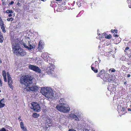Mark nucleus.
<instances>
[{
  "label": "nucleus",
  "instance_id": "obj_42",
  "mask_svg": "<svg viewBox=\"0 0 131 131\" xmlns=\"http://www.w3.org/2000/svg\"><path fill=\"white\" fill-rule=\"evenodd\" d=\"M128 110L129 111H131V109H130V108H129L128 109Z\"/></svg>",
  "mask_w": 131,
  "mask_h": 131
},
{
  "label": "nucleus",
  "instance_id": "obj_8",
  "mask_svg": "<svg viewBox=\"0 0 131 131\" xmlns=\"http://www.w3.org/2000/svg\"><path fill=\"white\" fill-rule=\"evenodd\" d=\"M46 91V94L45 96L48 98L51 97L52 94V90L50 88H47V90Z\"/></svg>",
  "mask_w": 131,
  "mask_h": 131
},
{
  "label": "nucleus",
  "instance_id": "obj_15",
  "mask_svg": "<svg viewBox=\"0 0 131 131\" xmlns=\"http://www.w3.org/2000/svg\"><path fill=\"white\" fill-rule=\"evenodd\" d=\"M20 126L23 131H27L26 127L24 126V124L22 122H21L20 123Z\"/></svg>",
  "mask_w": 131,
  "mask_h": 131
},
{
  "label": "nucleus",
  "instance_id": "obj_22",
  "mask_svg": "<svg viewBox=\"0 0 131 131\" xmlns=\"http://www.w3.org/2000/svg\"><path fill=\"white\" fill-rule=\"evenodd\" d=\"M2 75L3 77H6V73L5 71L3 70L2 72Z\"/></svg>",
  "mask_w": 131,
  "mask_h": 131
},
{
  "label": "nucleus",
  "instance_id": "obj_34",
  "mask_svg": "<svg viewBox=\"0 0 131 131\" xmlns=\"http://www.w3.org/2000/svg\"><path fill=\"white\" fill-rule=\"evenodd\" d=\"M114 36L115 37H118V35L117 34H114Z\"/></svg>",
  "mask_w": 131,
  "mask_h": 131
},
{
  "label": "nucleus",
  "instance_id": "obj_35",
  "mask_svg": "<svg viewBox=\"0 0 131 131\" xmlns=\"http://www.w3.org/2000/svg\"><path fill=\"white\" fill-rule=\"evenodd\" d=\"M17 5H18V6H20V3H19V2H18L17 4Z\"/></svg>",
  "mask_w": 131,
  "mask_h": 131
},
{
  "label": "nucleus",
  "instance_id": "obj_21",
  "mask_svg": "<svg viewBox=\"0 0 131 131\" xmlns=\"http://www.w3.org/2000/svg\"><path fill=\"white\" fill-rule=\"evenodd\" d=\"M112 35L111 34H109L107 36H105V38L108 39H110L112 38Z\"/></svg>",
  "mask_w": 131,
  "mask_h": 131
},
{
  "label": "nucleus",
  "instance_id": "obj_45",
  "mask_svg": "<svg viewBox=\"0 0 131 131\" xmlns=\"http://www.w3.org/2000/svg\"><path fill=\"white\" fill-rule=\"evenodd\" d=\"M41 0V1H44V2L46 1V0Z\"/></svg>",
  "mask_w": 131,
  "mask_h": 131
},
{
  "label": "nucleus",
  "instance_id": "obj_27",
  "mask_svg": "<svg viewBox=\"0 0 131 131\" xmlns=\"http://www.w3.org/2000/svg\"><path fill=\"white\" fill-rule=\"evenodd\" d=\"M129 49V47H127L125 49V51L126 52L127 50L128 49Z\"/></svg>",
  "mask_w": 131,
  "mask_h": 131
},
{
  "label": "nucleus",
  "instance_id": "obj_3",
  "mask_svg": "<svg viewBox=\"0 0 131 131\" xmlns=\"http://www.w3.org/2000/svg\"><path fill=\"white\" fill-rule=\"evenodd\" d=\"M13 52L14 54L18 56H23L26 54V52L21 48L15 50Z\"/></svg>",
  "mask_w": 131,
  "mask_h": 131
},
{
  "label": "nucleus",
  "instance_id": "obj_6",
  "mask_svg": "<svg viewBox=\"0 0 131 131\" xmlns=\"http://www.w3.org/2000/svg\"><path fill=\"white\" fill-rule=\"evenodd\" d=\"M29 69L34 71L38 72L39 73H41L42 71L37 66L34 65H30L29 66Z\"/></svg>",
  "mask_w": 131,
  "mask_h": 131
},
{
  "label": "nucleus",
  "instance_id": "obj_31",
  "mask_svg": "<svg viewBox=\"0 0 131 131\" xmlns=\"http://www.w3.org/2000/svg\"><path fill=\"white\" fill-rule=\"evenodd\" d=\"M64 101V99L63 98L59 100V102H63V101Z\"/></svg>",
  "mask_w": 131,
  "mask_h": 131
},
{
  "label": "nucleus",
  "instance_id": "obj_12",
  "mask_svg": "<svg viewBox=\"0 0 131 131\" xmlns=\"http://www.w3.org/2000/svg\"><path fill=\"white\" fill-rule=\"evenodd\" d=\"M52 69V66H50L48 68L47 72L48 74H52L53 73V70Z\"/></svg>",
  "mask_w": 131,
  "mask_h": 131
},
{
  "label": "nucleus",
  "instance_id": "obj_29",
  "mask_svg": "<svg viewBox=\"0 0 131 131\" xmlns=\"http://www.w3.org/2000/svg\"><path fill=\"white\" fill-rule=\"evenodd\" d=\"M14 3V2L13 1H12L10 3H9V5H11L13 4Z\"/></svg>",
  "mask_w": 131,
  "mask_h": 131
},
{
  "label": "nucleus",
  "instance_id": "obj_14",
  "mask_svg": "<svg viewBox=\"0 0 131 131\" xmlns=\"http://www.w3.org/2000/svg\"><path fill=\"white\" fill-rule=\"evenodd\" d=\"M105 74L104 73V71L102 70L99 73V74L97 75V77H99L103 79V77H104Z\"/></svg>",
  "mask_w": 131,
  "mask_h": 131
},
{
  "label": "nucleus",
  "instance_id": "obj_4",
  "mask_svg": "<svg viewBox=\"0 0 131 131\" xmlns=\"http://www.w3.org/2000/svg\"><path fill=\"white\" fill-rule=\"evenodd\" d=\"M31 105L32 106L31 108L33 109L35 112H39L40 111V107L39 105L37 102H32Z\"/></svg>",
  "mask_w": 131,
  "mask_h": 131
},
{
  "label": "nucleus",
  "instance_id": "obj_9",
  "mask_svg": "<svg viewBox=\"0 0 131 131\" xmlns=\"http://www.w3.org/2000/svg\"><path fill=\"white\" fill-rule=\"evenodd\" d=\"M20 48H21L19 46V43L18 41H15V43H13L12 45L13 51Z\"/></svg>",
  "mask_w": 131,
  "mask_h": 131
},
{
  "label": "nucleus",
  "instance_id": "obj_7",
  "mask_svg": "<svg viewBox=\"0 0 131 131\" xmlns=\"http://www.w3.org/2000/svg\"><path fill=\"white\" fill-rule=\"evenodd\" d=\"M7 75L8 79V83L9 87L12 89L13 88V86L12 85L13 83V81L12 78L10 77L9 73L7 72Z\"/></svg>",
  "mask_w": 131,
  "mask_h": 131
},
{
  "label": "nucleus",
  "instance_id": "obj_36",
  "mask_svg": "<svg viewBox=\"0 0 131 131\" xmlns=\"http://www.w3.org/2000/svg\"><path fill=\"white\" fill-rule=\"evenodd\" d=\"M12 16V15L11 14H9L8 15V16L9 17H10Z\"/></svg>",
  "mask_w": 131,
  "mask_h": 131
},
{
  "label": "nucleus",
  "instance_id": "obj_19",
  "mask_svg": "<svg viewBox=\"0 0 131 131\" xmlns=\"http://www.w3.org/2000/svg\"><path fill=\"white\" fill-rule=\"evenodd\" d=\"M91 69L95 73H96L98 72V70L97 69L95 68L94 67H91Z\"/></svg>",
  "mask_w": 131,
  "mask_h": 131
},
{
  "label": "nucleus",
  "instance_id": "obj_41",
  "mask_svg": "<svg viewBox=\"0 0 131 131\" xmlns=\"http://www.w3.org/2000/svg\"><path fill=\"white\" fill-rule=\"evenodd\" d=\"M130 74H128L127 75V77L128 78L130 77Z\"/></svg>",
  "mask_w": 131,
  "mask_h": 131
},
{
  "label": "nucleus",
  "instance_id": "obj_38",
  "mask_svg": "<svg viewBox=\"0 0 131 131\" xmlns=\"http://www.w3.org/2000/svg\"><path fill=\"white\" fill-rule=\"evenodd\" d=\"M2 21H3L2 20V19L1 17H0V22H1Z\"/></svg>",
  "mask_w": 131,
  "mask_h": 131
},
{
  "label": "nucleus",
  "instance_id": "obj_47",
  "mask_svg": "<svg viewBox=\"0 0 131 131\" xmlns=\"http://www.w3.org/2000/svg\"><path fill=\"white\" fill-rule=\"evenodd\" d=\"M38 46H40V44H39V45H38Z\"/></svg>",
  "mask_w": 131,
  "mask_h": 131
},
{
  "label": "nucleus",
  "instance_id": "obj_23",
  "mask_svg": "<svg viewBox=\"0 0 131 131\" xmlns=\"http://www.w3.org/2000/svg\"><path fill=\"white\" fill-rule=\"evenodd\" d=\"M14 20V18H12V17L11 18H8L7 19V20L8 21H13Z\"/></svg>",
  "mask_w": 131,
  "mask_h": 131
},
{
  "label": "nucleus",
  "instance_id": "obj_37",
  "mask_svg": "<svg viewBox=\"0 0 131 131\" xmlns=\"http://www.w3.org/2000/svg\"><path fill=\"white\" fill-rule=\"evenodd\" d=\"M114 30L112 29L111 30V32L112 33H114Z\"/></svg>",
  "mask_w": 131,
  "mask_h": 131
},
{
  "label": "nucleus",
  "instance_id": "obj_46",
  "mask_svg": "<svg viewBox=\"0 0 131 131\" xmlns=\"http://www.w3.org/2000/svg\"><path fill=\"white\" fill-rule=\"evenodd\" d=\"M2 63V61L0 59V63Z\"/></svg>",
  "mask_w": 131,
  "mask_h": 131
},
{
  "label": "nucleus",
  "instance_id": "obj_24",
  "mask_svg": "<svg viewBox=\"0 0 131 131\" xmlns=\"http://www.w3.org/2000/svg\"><path fill=\"white\" fill-rule=\"evenodd\" d=\"M109 71H111L112 72H115L116 70L114 68H111L109 69Z\"/></svg>",
  "mask_w": 131,
  "mask_h": 131
},
{
  "label": "nucleus",
  "instance_id": "obj_13",
  "mask_svg": "<svg viewBox=\"0 0 131 131\" xmlns=\"http://www.w3.org/2000/svg\"><path fill=\"white\" fill-rule=\"evenodd\" d=\"M47 90V88H45V87L41 88L40 90V92L42 95H45L46 94V90Z\"/></svg>",
  "mask_w": 131,
  "mask_h": 131
},
{
  "label": "nucleus",
  "instance_id": "obj_28",
  "mask_svg": "<svg viewBox=\"0 0 131 131\" xmlns=\"http://www.w3.org/2000/svg\"><path fill=\"white\" fill-rule=\"evenodd\" d=\"M6 13L7 14L10 13V10H7L6 11Z\"/></svg>",
  "mask_w": 131,
  "mask_h": 131
},
{
  "label": "nucleus",
  "instance_id": "obj_5",
  "mask_svg": "<svg viewBox=\"0 0 131 131\" xmlns=\"http://www.w3.org/2000/svg\"><path fill=\"white\" fill-rule=\"evenodd\" d=\"M21 45L25 48L27 49L28 50H31L35 48V46L32 43H30L29 41H28V43L27 44L25 43L22 42Z\"/></svg>",
  "mask_w": 131,
  "mask_h": 131
},
{
  "label": "nucleus",
  "instance_id": "obj_25",
  "mask_svg": "<svg viewBox=\"0 0 131 131\" xmlns=\"http://www.w3.org/2000/svg\"><path fill=\"white\" fill-rule=\"evenodd\" d=\"M76 116L75 115L72 114L70 115V116L71 117L74 118L75 117H76Z\"/></svg>",
  "mask_w": 131,
  "mask_h": 131
},
{
  "label": "nucleus",
  "instance_id": "obj_18",
  "mask_svg": "<svg viewBox=\"0 0 131 131\" xmlns=\"http://www.w3.org/2000/svg\"><path fill=\"white\" fill-rule=\"evenodd\" d=\"M3 100H1L0 101V108H1L4 107L5 105V104L4 103H2V101Z\"/></svg>",
  "mask_w": 131,
  "mask_h": 131
},
{
  "label": "nucleus",
  "instance_id": "obj_32",
  "mask_svg": "<svg viewBox=\"0 0 131 131\" xmlns=\"http://www.w3.org/2000/svg\"><path fill=\"white\" fill-rule=\"evenodd\" d=\"M69 131H77L75 130H74L73 129H70L69 130Z\"/></svg>",
  "mask_w": 131,
  "mask_h": 131
},
{
  "label": "nucleus",
  "instance_id": "obj_33",
  "mask_svg": "<svg viewBox=\"0 0 131 131\" xmlns=\"http://www.w3.org/2000/svg\"><path fill=\"white\" fill-rule=\"evenodd\" d=\"M114 31L116 33H117V30L114 29Z\"/></svg>",
  "mask_w": 131,
  "mask_h": 131
},
{
  "label": "nucleus",
  "instance_id": "obj_30",
  "mask_svg": "<svg viewBox=\"0 0 131 131\" xmlns=\"http://www.w3.org/2000/svg\"><path fill=\"white\" fill-rule=\"evenodd\" d=\"M4 77V81L5 82H6L7 81V79L6 78V77Z\"/></svg>",
  "mask_w": 131,
  "mask_h": 131
},
{
  "label": "nucleus",
  "instance_id": "obj_40",
  "mask_svg": "<svg viewBox=\"0 0 131 131\" xmlns=\"http://www.w3.org/2000/svg\"><path fill=\"white\" fill-rule=\"evenodd\" d=\"M13 12L12 10H10V13L11 14Z\"/></svg>",
  "mask_w": 131,
  "mask_h": 131
},
{
  "label": "nucleus",
  "instance_id": "obj_16",
  "mask_svg": "<svg viewBox=\"0 0 131 131\" xmlns=\"http://www.w3.org/2000/svg\"><path fill=\"white\" fill-rule=\"evenodd\" d=\"M4 40L2 33L0 32V42L2 43Z\"/></svg>",
  "mask_w": 131,
  "mask_h": 131
},
{
  "label": "nucleus",
  "instance_id": "obj_26",
  "mask_svg": "<svg viewBox=\"0 0 131 131\" xmlns=\"http://www.w3.org/2000/svg\"><path fill=\"white\" fill-rule=\"evenodd\" d=\"M74 119H75L76 121H78L79 120V118L77 116H76V117H75Z\"/></svg>",
  "mask_w": 131,
  "mask_h": 131
},
{
  "label": "nucleus",
  "instance_id": "obj_11",
  "mask_svg": "<svg viewBox=\"0 0 131 131\" xmlns=\"http://www.w3.org/2000/svg\"><path fill=\"white\" fill-rule=\"evenodd\" d=\"M4 24L3 21H2L1 22H0V26L1 29H2V31L5 33L6 32V30L5 29L4 27Z\"/></svg>",
  "mask_w": 131,
  "mask_h": 131
},
{
  "label": "nucleus",
  "instance_id": "obj_20",
  "mask_svg": "<svg viewBox=\"0 0 131 131\" xmlns=\"http://www.w3.org/2000/svg\"><path fill=\"white\" fill-rule=\"evenodd\" d=\"M127 2L128 4H129L128 5L129 7L131 8V1L130 0H127Z\"/></svg>",
  "mask_w": 131,
  "mask_h": 131
},
{
  "label": "nucleus",
  "instance_id": "obj_39",
  "mask_svg": "<svg viewBox=\"0 0 131 131\" xmlns=\"http://www.w3.org/2000/svg\"><path fill=\"white\" fill-rule=\"evenodd\" d=\"M1 100H3V101L2 102V103H4V99H2Z\"/></svg>",
  "mask_w": 131,
  "mask_h": 131
},
{
  "label": "nucleus",
  "instance_id": "obj_44",
  "mask_svg": "<svg viewBox=\"0 0 131 131\" xmlns=\"http://www.w3.org/2000/svg\"><path fill=\"white\" fill-rule=\"evenodd\" d=\"M124 84H125V85H126V84H127V83L126 82H125L124 83Z\"/></svg>",
  "mask_w": 131,
  "mask_h": 131
},
{
  "label": "nucleus",
  "instance_id": "obj_10",
  "mask_svg": "<svg viewBox=\"0 0 131 131\" xmlns=\"http://www.w3.org/2000/svg\"><path fill=\"white\" fill-rule=\"evenodd\" d=\"M103 79L104 81L106 82H110L112 80L111 79V77H110L109 75L107 74H105L104 77H103Z\"/></svg>",
  "mask_w": 131,
  "mask_h": 131
},
{
  "label": "nucleus",
  "instance_id": "obj_17",
  "mask_svg": "<svg viewBox=\"0 0 131 131\" xmlns=\"http://www.w3.org/2000/svg\"><path fill=\"white\" fill-rule=\"evenodd\" d=\"M32 116L33 117L35 118H37L39 116V114H37L36 113H34Z\"/></svg>",
  "mask_w": 131,
  "mask_h": 131
},
{
  "label": "nucleus",
  "instance_id": "obj_1",
  "mask_svg": "<svg viewBox=\"0 0 131 131\" xmlns=\"http://www.w3.org/2000/svg\"><path fill=\"white\" fill-rule=\"evenodd\" d=\"M21 83L23 84L24 91H35L38 88L35 86V79L32 75L30 74L22 76L20 79Z\"/></svg>",
  "mask_w": 131,
  "mask_h": 131
},
{
  "label": "nucleus",
  "instance_id": "obj_2",
  "mask_svg": "<svg viewBox=\"0 0 131 131\" xmlns=\"http://www.w3.org/2000/svg\"><path fill=\"white\" fill-rule=\"evenodd\" d=\"M56 108L59 111L64 113L68 112L70 110V108L68 106L63 103H60L57 105Z\"/></svg>",
  "mask_w": 131,
  "mask_h": 131
},
{
  "label": "nucleus",
  "instance_id": "obj_43",
  "mask_svg": "<svg viewBox=\"0 0 131 131\" xmlns=\"http://www.w3.org/2000/svg\"><path fill=\"white\" fill-rule=\"evenodd\" d=\"M57 1H61L62 0H56Z\"/></svg>",
  "mask_w": 131,
  "mask_h": 131
}]
</instances>
